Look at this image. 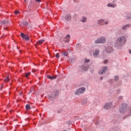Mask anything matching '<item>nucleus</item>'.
<instances>
[{
  "label": "nucleus",
  "mask_w": 131,
  "mask_h": 131,
  "mask_svg": "<svg viewBox=\"0 0 131 131\" xmlns=\"http://www.w3.org/2000/svg\"><path fill=\"white\" fill-rule=\"evenodd\" d=\"M104 62L105 63V64H107V63H108V60H104Z\"/></svg>",
  "instance_id": "473e14b6"
},
{
  "label": "nucleus",
  "mask_w": 131,
  "mask_h": 131,
  "mask_svg": "<svg viewBox=\"0 0 131 131\" xmlns=\"http://www.w3.org/2000/svg\"><path fill=\"white\" fill-rule=\"evenodd\" d=\"M30 74H31V73L30 72L26 73L25 74V77H26V78H28V77L29 76V75H30Z\"/></svg>",
  "instance_id": "4be33fe9"
},
{
  "label": "nucleus",
  "mask_w": 131,
  "mask_h": 131,
  "mask_svg": "<svg viewBox=\"0 0 131 131\" xmlns=\"http://www.w3.org/2000/svg\"><path fill=\"white\" fill-rule=\"evenodd\" d=\"M86 99H83V100H82V104H83V105H85V104L86 103Z\"/></svg>",
  "instance_id": "a878e982"
},
{
  "label": "nucleus",
  "mask_w": 131,
  "mask_h": 131,
  "mask_svg": "<svg viewBox=\"0 0 131 131\" xmlns=\"http://www.w3.org/2000/svg\"><path fill=\"white\" fill-rule=\"evenodd\" d=\"M108 70V67H103L99 71L98 73L100 74V75H103L105 74V72Z\"/></svg>",
  "instance_id": "39448f33"
},
{
  "label": "nucleus",
  "mask_w": 131,
  "mask_h": 131,
  "mask_svg": "<svg viewBox=\"0 0 131 131\" xmlns=\"http://www.w3.org/2000/svg\"><path fill=\"white\" fill-rule=\"evenodd\" d=\"M70 39V35H67V36L64 37V40L65 42H69V39Z\"/></svg>",
  "instance_id": "f8f14e48"
},
{
  "label": "nucleus",
  "mask_w": 131,
  "mask_h": 131,
  "mask_svg": "<svg viewBox=\"0 0 131 131\" xmlns=\"http://www.w3.org/2000/svg\"><path fill=\"white\" fill-rule=\"evenodd\" d=\"M10 112H12V111H10Z\"/></svg>",
  "instance_id": "a18cd8bd"
},
{
  "label": "nucleus",
  "mask_w": 131,
  "mask_h": 131,
  "mask_svg": "<svg viewBox=\"0 0 131 131\" xmlns=\"http://www.w3.org/2000/svg\"><path fill=\"white\" fill-rule=\"evenodd\" d=\"M114 107V105L112 102H107L104 105L105 109H110V108Z\"/></svg>",
  "instance_id": "423d86ee"
},
{
  "label": "nucleus",
  "mask_w": 131,
  "mask_h": 131,
  "mask_svg": "<svg viewBox=\"0 0 131 131\" xmlns=\"http://www.w3.org/2000/svg\"><path fill=\"white\" fill-rule=\"evenodd\" d=\"M36 3H40L41 2V0H35Z\"/></svg>",
  "instance_id": "2f4dec72"
},
{
  "label": "nucleus",
  "mask_w": 131,
  "mask_h": 131,
  "mask_svg": "<svg viewBox=\"0 0 131 131\" xmlns=\"http://www.w3.org/2000/svg\"><path fill=\"white\" fill-rule=\"evenodd\" d=\"M2 89H3V86L1 87V90H2Z\"/></svg>",
  "instance_id": "79ce46f5"
},
{
  "label": "nucleus",
  "mask_w": 131,
  "mask_h": 131,
  "mask_svg": "<svg viewBox=\"0 0 131 131\" xmlns=\"http://www.w3.org/2000/svg\"><path fill=\"white\" fill-rule=\"evenodd\" d=\"M103 21H104L103 19L99 20H98V24H101V23H102V22H103Z\"/></svg>",
  "instance_id": "cd10ccee"
},
{
  "label": "nucleus",
  "mask_w": 131,
  "mask_h": 131,
  "mask_svg": "<svg viewBox=\"0 0 131 131\" xmlns=\"http://www.w3.org/2000/svg\"><path fill=\"white\" fill-rule=\"evenodd\" d=\"M85 91V88H81L76 91V95H80V94H83V92Z\"/></svg>",
  "instance_id": "0eeeda50"
},
{
  "label": "nucleus",
  "mask_w": 131,
  "mask_h": 131,
  "mask_svg": "<svg viewBox=\"0 0 131 131\" xmlns=\"http://www.w3.org/2000/svg\"><path fill=\"white\" fill-rule=\"evenodd\" d=\"M82 70H83L84 71H87V70L89 69V68H88V67L85 66H83L82 67Z\"/></svg>",
  "instance_id": "dca6fc26"
},
{
  "label": "nucleus",
  "mask_w": 131,
  "mask_h": 131,
  "mask_svg": "<svg viewBox=\"0 0 131 131\" xmlns=\"http://www.w3.org/2000/svg\"><path fill=\"white\" fill-rule=\"evenodd\" d=\"M127 27H129V25L123 26L122 27V29H126V28H127Z\"/></svg>",
  "instance_id": "412c9836"
},
{
  "label": "nucleus",
  "mask_w": 131,
  "mask_h": 131,
  "mask_svg": "<svg viewBox=\"0 0 131 131\" xmlns=\"http://www.w3.org/2000/svg\"><path fill=\"white\" fill-rule=\"evenodd\" d=\"M19 12L18 11H15L14 12V13L15 14V15H18V14H19Z\"/></svg>",
  "instance_id": "c85d7f7f"
},
{
  "label": "nucleus",
  "mask_w": 131,
  "mask_h": 131,
  "mask_svg": "<svg viewBox=\"0 0 131 131\" xmlns=\"http://www.w3.org/2000/svg\"><path fill=\"white\" fill-rule=\"evenodd\" d=\"M130 115H131V108H130V113L128 115V116H130Z\"/></svg>",
  "instance_id": "f704fd0d"
},
{
  "label": "nucleus",
  "mask_w": 131,
  "mask_h": 131,
  "mask_svg": "<svg viewBox=\"0 0 131 131\" xmlns=\"http://www.w3.org/2000/svg\"><path fill=\"white\" fill-rule=\"evenodd\" d=\"M25 26H27L28 25V22L27 21H24L21 23Z\"/></svg>",
  "instance_id": "aec40b11"
},
{
  "label": "nucleus",
  "mask_w": 131,
  "mask_h": 131,
  "mask_svg": "<svg viewBox=\"0 0 131 131\" xmlns=\"http://www.w3.org/2000/svg\"><path fill=\"white\" fill-rule=\"evenodd\" d=\"M126 19L127 20H129V19H131V15L129 14V15H127Z\"/></svg>",
  "instance_id": "393cba45"
},
{
  "label": "nucleus",
  "mask_w": 131,
  "mask_h": 131,
  "mask_svg": "<svg viewBox=\"0 0 131 131\" xmlns=\"http://www.w3.org/2000/svg\"><path fill=\"white\" fill-rule=\"evenodd\" d=\"M123 98V97H122V96H119V100H121V99H122Z\"/></svg>",
  "instance_id": "72a5a7b5"
},
{
  "label": "nucleus",
  "mask_w": 131,
  "mask_h": 131,
  "mask_svg": "<svg viewBox=\"0 0 131 131\" xmlns=\"http://www.w3.org/2000/svg\"><path fill=\"white\" fill-rule=\"evenodd\" d=\"M107 24H108V21H105V25H107Z\"/></svg>",
  "instance_id": "c9c22d12"
},
{
  "label": "nucleus",
  "mask_w": 131,
  "mask_h": 131,
  "mask_svg": "<svg viewBox=\"0 0 131 131\" xmlns=\"http://www.w3.org/2000/svg\"><path fill=\"white\" fill-rule=\"evenodd\" d=\"M75 1H76V0H74V2H75Z\"/></svg>",
  "instance_id": "c03bdc74"
},
{
  "label": "nucleus",
  "mask_w": 131,
  "mask_h": 131,
  "mask_svg": "<svg viewBox=\"0 0 131 131\" xmlns=\"http://www.w3.org/2000/svg\"><path fill=\"white\" fill-rule=\"evenodd\" d=\"M48 78H49V79H52L53 80L56 79L57 78V76H54L53 77H52L51 76H48Z\"/></svg>",
  "instance_id": "4468645a"
},
{
  "label": "nucleus",
  "mask_w": 131,
  "mask_h": 131,
  "mask_svg": "<svg viewBox=\"0 0 131 131\" xmlns=\"http://www.w3.org/2000/svg\"><path fill=\"white\" fill-rule=\"evenodd\" d=\"M4 80L6 82H8L10 81V79L9 78V77H7V78L5 77V79Z\"/></svg>",
  "instance_id": "5701e85b"
},
{
  "label": "nucleus",
  "mask_w": 131,
  "mask_h": 131,
  "mask_svg": "<svg viewBox=\"0 0 131 131\" xmlns=\"http://www.w3.org/2000/svg\"><path fill=\"white\" fill-rule=\"evenodd\" d=\"M104 42H106V39L103 37H101L95 40V43H104Z\"/></svg>",
  "instance_id": "20e7f679"
},
{
  "label": "nucleus",
  "mask_w": 131,
  "mask_h": 131,
  "mask_svg": "<svg viewBox=\"0 0 131 131\" xmlns=\"http://www.w3.org/2000/svg\"><path fill=\"white\" fill-rule=\"evenodd\" d=\"M129 54H131V50H129Z\"/></svg>",
  "instance_id": "58836bf2"
},
{
  "label": "nucleus",
  "mask_w": 131,
  "mask_h": 131,
  "mask_svg": "<svg viewBox=\"0 0 131 131\" xmlns=\"http://www.w3.org/2000/svg\"><path fill=\"white\" fill-rule=\"evenodd\" d=\"M25 3H26V0H24Z\"/></svg>",
  "instance_id": "a19ab883"
},
{
  "label": "nucleus",
  "mask_w": 131,
  "mask_h": 131,
  "mask_svg": "<svg viewBox=\"0 0 131 131\" xmlns=\"http://www.w3.org/2000/svg\"><path fill=\"white\" fill-rule=\"evenodd\" d=\"M100 80H102L103 79V77H100Z\"/></svg>",
  "instance_id": "e433bc0d"
},
{
  "label": "nucleus",
  "mask_w": 131,
  "mask_h": 131,
  "mask_svg": "<svg viewBox=\"0 0 131 131\" xmlns=\"http://www.w3.org/2000/svg\"><path fill=\"white\" fill-rule=\"evenodd\" d=\"M125 40V37L124 36L118 37L116 40V46L117 47H122L124 45Z\"/></svg>",
  "instance_id": "f257e3e1"
},
{
  "label": "nucleus",
  "mask_w": 131,
  "mask_h": 131,
  "mask_svg": "<svg viewBox=\"0 0 131 131\" xmlns=\"http://www.w3.org/2000/svg\"><path fill=\"white\" fill-rule=\"evenodd\" d=\"M22 94H23V92L20 93H19V95L21 96V95H22Z\"/></svg>",
  "instance_id": "4c0bfd02"
},
{
  "label": "nucleus",
  "mask_w": 131,
  "mask_h": 131,
  "mask_svg": "<svg viewBox=\"0 0 131 131\" xmlns=\"http://www.w3.org/2000/svg\"><path fill=\"white\" fill-rule=\"evenodd\" d=\"M90 62V59H85V63H89Z\"/></svg>",
  "instance_id": "7c9ffc66"
},
{
  "label": "nucleus",
  "mask_w": 131,
  "mask_h": 131,
  "mask_svg": "<svg viewBox=\"0 0 131 131\" xmlns=\"http://www.w3.org/2000/svg\"><path fill=\"white\" fill-rule=\"evenodd\" d=\"M119 78V77L118 76H115V80H118V79Z\"/></svg>",
  "instance_id": "bb28decb"
},
{
  "label": "nucleus",
  "mask_w": 131,
  "mask_h": 131,
  "mask_svg": "<svg viewBox=\"0 0 131 131\" xmlns=\"http://www.w3.org/2000/svg\"><path fill=\"white\" fill-rule=\"evenodd\" d=\"M9 23H10L9 22V20H1L0 21V24L1 25V27L3 26H5V25H7V24H9Z\"/></svg>",
  "instance_id": "1a4fd4ad"
},
{
  "label": "nucleus",
  "mask_w": 131,
  "mask_h": 131,
  "mask_svg": "<svg viewBox=\"0 0 131 131\" xmlns=\"http://www.w3.org/2000/svg\"><path fill=\"white\" fill-rule=\"evenodd\" d=\"M125 118H126V117H123V119H125Z\"/></svg>",
  "instance_id": "ea45409f"
},
{
  "label": "nucleus",
  "mask_w": 131,
  "mask_h": 131,
  "mask_svg": "<svg viewBox=\"0 0 131 131\" xmlns=\"http://www.w3.org/2000/svg\"><path fill=\"white\" fill-rule=\"evenodd\" d=\"M64 19L66 21H70L71 20V15L69 14H67L64 17Z\"/></svg>",
  "instance_id": "9d476101"
},
{
  "label": "nucleus",
  "mask_w": 131,
  "mask_h": 131,
  "mask_svg": "<svg viewBox=\"0 0 131 131\" xmlns=\"http://www.w3.org/2000/svg\"><path fill=\"white\" fill-rule=\"evenodd\" d=\"M59 93L58 91H55L51 93L50 95L48 96V99L49 100H50V101H52V100H54L55 98H57L58 97Z\"/></svg>",
  "instance_id": "7ed1b4c3"
},
{
  "label": "nucleus",
  "mask_w": 131,
  "mask_h": 131,
  "mask_svg": "<svg viewBox=\"0 0 131 131\" xmlns=\"http://www.w3.org/2000/svg\"><path fill=\"white\" fill-rule=\"evenodd\" d=\"M107 7H111V8H115V4L108 3L107 4Z\"/></svg>",
  "instance_id": "f3484780"
},
{
  "label": "nucleus",
  "mask_w": 131,
  "mask_h": 131,
  "mask_svg": "<svg viewBox=\"0 0 131 131\" xmlns=\"http://www.w3.org/2000/svg\"><path fill=\"white\" fill-rule=\"evenodd\" d=\"M62 56L63 57L68 56V52L67 51H62Z\"/></svg>",
  "instance_id": "2eb2a0df"
},
{
  "label": "nucleus",
  "mask_w": 131,
  "mask_h": 131,
  "mask_svg": "<svg viewBox=\"0 0 131 131\" xmlns=\"http://www.w3.org/2000/svg\"><path fill=\"white\" fill-rule=\"evenodd\" d=\"M81 22L84 23V22H86V17H83L82 19L81 20Z\"/></svg>",
  "instance_id": "6ab92c4d"
},
{
  "label": "nucleus",
  "mask_w": 131,
  "mask_h": 131,
  "mask_svg": "<svg viewBox=\"0 0 131 131\" xmlns=\"http://www.w3.org/2000/svg\"><path fill=\"white\" fill-rule=\"evenodd\" d=\"M26 110H31V107H30V104H27L26 105Z\"/></svg>",
  "instance_id": "a211bd4d"
},
{
  "label": "nucleus",
  "mask_w": 131,
  "mask_h": 131,
  "mask_svg": "<svg viewBox=\"0 0 131 131\" xmlns=\"http://www.w3.org/2000/svg\"><path fill=\"white\" fill-rule=\"evenodd\" d=\"M126 107H127V104L126 103H122L120 106L119 112L121 114H123L126 112Z\"/></svg>",
  "instance_id": "f03ea898"
},
{
  "label": "nucleus",
  "mask_w": 131,
  "mask_h": 131,
  "mask_svg": "<svg viewBox=\"0 0 131 131\" xmlns=\"http://www.w3.org/2000/svg\"><path fill=\"white\" fill-rule=\"evenodd\" d=\"M56 57L58 59H59V53H57V54H56Z\"/></svg>",
  "instance_id": "c756f323"
},
{
  "label": "nucleus",
  "mask_w": 131,
  "mask_h": 131,
  "mask_svg": "<svg viewBox=\"0 0 131 131\" xmlns=\"http://www.w3.org/2000/svg\"><path fill=\"white\" fill-rule=\"evenodd\" d=\"M99 53H100V50L99 49L95 50L93 51V56H94V57H97V56L99 55Z\"/></svg>",
  "instance_id": "9b49d317"
},
{
  "label": "nucleus",
  "mask_w": 131,
  "mask_h": 131,
  "mask_svg": "<svg viewBox=\"0 0 131 131\" xmlns=\"http://www.w3.org/2000/svg\"><path fill=\"white\" fill-rule=\"evenodd\" d=\"M7 28H5V29H7Z\"/></svg>",
  "instance_id": "37998d69"
},
{
  "label": "nucleus",
  "mask_w": 131,
  "mask_h": 131,
  "mask_svg": "<svg viewBox=\"0 0 131 131\" xmlns=\"http://www.w3.org/2000/svg\"><path fill=\"white\" fill-rule=\"evenodd\" d=\"M45 41V40H39V41H37V43L35 45V48H37L36 47L37 45H41V43H42V42H43Z\"/></svg>",
  "instance_id": "ddd939ff"
},
{
  "label": "nucleus",
  "mask_w": 131,
  "mask_h": 131,
  "mask_svg": "<svg viewBox=\"0 0 131 131\" xmlns=\"http://www.w3.org/2000/svg\"><path fill=\"white\" fill-rule=\"evenodd\" d=\"M20 36L23 38V39H25L26 40H29L30 37L27 35L24 34V33H21Z\"/></svg>",
  "instance_id": "6e6552de"
},
{
  "label": "nucleus",
  "mask_w": 131,
  "mask_h": 131,
  "mask_svg": "<svg viewBox=\"0 0 131 131\" xmlns=\"http://www.w3.org/2000/svg\"><path fill=\"white\" fill-rule=\"evenodd\" d=\"M17 49H18V47H17Z\"/></svg>",
  "instance_id": "49530a36"
},
{
  "label": "nucleus",
  "mask_w": 131,
  "mask_h": 131,
  "mask_svg": "<svg viewBox=\"0 0 131 131\" xmlns=\"http://www.w3.org/2000/svg\"><path fill=\"white\" fill-rule=\"evenodd\" d=\"M106 51L107 53H111V52H112V49H110L109 50V49L107 48V49H106Z\"/></svg>",
  "instance_id": "b1692460"
}]
</instances>
